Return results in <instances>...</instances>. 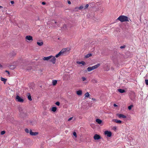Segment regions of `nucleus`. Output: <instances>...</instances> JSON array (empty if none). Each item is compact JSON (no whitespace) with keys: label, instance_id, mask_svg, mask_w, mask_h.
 Instances as JSON below:
<instances>
[{"label":"nucleus","instance_id":"nucleus-7","mask_svg":"<svg viewBox=\"0 0 148 148\" xmlns=\"http://www.w3.org/2000/svg\"><path fill=\"white\" fill-rule=\"evenodd\" d=\"M29 134L32 136H36L38 134V132H33L31 130H30L29 131Z\"/></svg>","mask_w":148,"mask_h":148},{"label":"nucleus","instance_id":"nucleus-24","mask_svg":"<svg viewBox=\"0 0 148 148\" xmlns=\"http://www.w3.org/2000/svg\"><path fill=\"white\" fill-rule=\"evenodd\" d=\"M133 106L132 105H131L130 106H129L128 107V109L129 110H131L132 109V108L133 107Z\"/></svg>","mask_w":148,"mask_h":148},{"label":"nucleus","instance_id":"nucleus-8","mask_svg":"<svg viewBox=\"0 0 148 148\" xmlns=\"http://www.w3.org/2000/svg\"><path fill=\"white\" fill-rule=\"evenodd\" d=\"M94 138L95 140H98L101 138L100 136L97 134H95L94 136Z\"/></svg>","mask_w":148,"mask_h":148},{"label":"nucleus","instance_id":"nucleus-19","mask_svg":"<svg viewBox=\"0 0 148 148\" xmlns=\"http://www.w3.org/2000/svg\"><path fill=\"white\" fill-rule=\"evenodd\" d=\"M85 97H88L90 96V94L88 92H86L84 95Z\"/></svg>","mask_w":148,"mask_h":148},{"label":"nucleus","instance_id":"nucleus-18","mask_svg":"<svg viewBox=\"0 0 148 148\" xmlns=\"http://www.w3.org/2000/svg\"><path fill=\"white\" fill-rule=\"evenodd\" d=\"M92 55V53H88L85 56V58H88L90 56H91Z\"/></svg>","mask_w":148,"mask_h":148},{"label":"nucleus","instance_id":"nucleus-32","mask_svg":"<svg viewBox=\"0 0 148 148\" xmlns=\"http://www.w3.org/2000/svg\"><path fill=\"white\" fill-rule=\"evenodd\" d=\"M82 79L83 81H84L86 80V78L84 77H82Z\"/></svg>","mask_w":148,"mask_h":148},{"label":"nucleus","instance_id":"nucleus-25","mask_svg":"<svg viewBox=\"0 0 148 148\" xmlns=\"http://www.w3.org/2000/svg\"><path fill=\"white\" fill-rule=\"evenodd\" d=\"M5 131H2L1 132V135H3L5 133Z\"/></svg>","mask_w":148,"mask_h":148},{"label":"nucleus","instance_id":"nucleus-43","mask_svg":"<svg viewBox=\"0 0 148 148\" xmlns=\"http://www.w3.org/2000/svg\"><path fill=\"white\" fill-rule=\"evenodd\" d=\"M92 100H94V99H93V98H92Z\"/></svg>","mask_w":148,"mask_h":148},{"label":"nucleus","instance_id":"nucleus-13","mask_svg":"<svg viewBox=\"0 0 148 148\" xmlns=\"http://www.w3.org/2000/svg\"><path fill=\"white\" fill-rule=\"evenodd\" d=\"M77 64H82L83 65H85V62L83 61H81V62L77 61Z\"/></svg>","mask_w":148,"mask_h":148},{"label":"nucleus","instance_id":"nucleus-21","mask_svg":"<svg viewBox=\"0 0 148 148\" xmlns=\"http://www.w3.org/2000/svg\"><path fill=\"white\" fill-rule=\"evenodd\" d=\"M1 81H3L4 82H5L7 80V79H6L2 77H1Z\"/></svg>","mask_w":148,"mask_h":148},{"label":"nucleus","instance_id":"nucleus-28","mask_svg":"<svg viewBox=\"0 0 148 148\" xmlns=\"http://www.w3.org/2000/svg\"><path fill=\"white\" fill-rule=\"evenodd\" d=\"M55 104L57 106H59L60 105V103L59 101H57L56 103Z\"/></svg>","mask_w":148,"mask_h":148},{"label":"nucleus","instance_id":"nucleus-38","mask_svg":"<svg viewBox=\"0 0 148 148\" xmlns=\"http://www.w3.org/2000/svg\"><path fill=\"white\" fill-rule=\"evenodd\" d=\"M113 129H114V130H116V127L115 126H114L113 127Z\"/></svg>","mask_w":148,"mask_h":148},{"label":"nucleus","instance_id":"nucleus-10","mask_svg":"<svg viewBox=\"0 0 148 148\" xmlns=\"http://www.w3.org/2000/svg\"><path fill=\"white\" fill-rule=\"evenodd\" d=\"M117 115L118 116V117L119 118H126V116L122 114H117Z\"/></svg>","mask_w":148,"mask_h":148},{"label":"nucleus","instance_id":"nucleus-14","mask_svg":"<svg viewBox=\"0 0 148 148\" xmlns=\"http://www.w3.org/2000/svg\"><path fill=\"white\" fill-rule=\"evenodd\" d=\"M118 90L121 93H123L125 92V90L121 89H119Z\"/></svg>","mask_w":148,"mask_h":148},{"label":"nucleus","instance_id":"nucleus-31","mask_svg":"<svg viewBox=\"0 0 148 148\" xmlns=\"http://www.w3.org/2000/svg\"><path fill=\"white\" fill-rule=\"evenodd\" d=\"M88 6H89V5H88V4H86L85 7L84 9H87L88 7Z\"/></svg>","mask_w":148,"mask_h":148},{"label":"nucleus","instance_id":"nucleus-9","mask_svg":"<svg viewBox=\"0 0 148 148\" xmlns=\"http://www.w3.org/2000/svg\"><path fill=\"white\" fill-rule=\"evenodd\" d=\"M25 39L30 41H32L33 40L32 37L31 36H26L25 37Z\"/></svg>","mask_w":148,"mask_h":148},{"label":"nucleus","instance_id":"nucleus-33","mask_svg":"<svg viewBox=\"0 0 148 148\" xmlns=\"http://www.w3.org/2000/svg\"><path fill=\"white\" fill-rule=\"evenodd\" d=\"M125 47V45L122 46L120 47V48L123 49V48H124Z\"/></svg>","mask_w":148,"mask_h":148},{"label":"nucleus","instance_id":"nucleus-17","mask_svg":"<svg viewBox=\"0 0 148 148\" xmlns=\"http://www.w3.org/2000/svg\"><path fill=\"white\" fill-rule=\"evenodd\" d=\"M76 93L78 95H81L82 94V92L81 90H79L77 91Z\"/></svg>","mask_w":148,"mask_h":148},{"label":"nucleus","instance_id":"nucleus-39","mask_svg":"<svg viewBox=\"0 0 148 148\" xmlns=\"http://www.w3.org/2000/svg\"><path fill=\"white\" fill-rule=\"evenodd\" d=\"M42 4L43 5H44L46 4V3L45 2H42Z\"/></svg>","mask_w":148,"mask_h":148},{"label":"nucleus","instance_id":"nucleus-11","mask_svg":"<svg viewBox=\"0 0 148 148\" xmlns=\"http://www.w3.org/2000/svg\"><path fill=\"white\" fill-rule=\"evenodd\" d=\"M52 56H50L47 57H44L43 59L44 60L48 61L50 59L52 58Z\"/></svg>","mask_w":148,"mask_h":148},{"label":"nucleus","instance_id":"nucleus-34","mask_svg":"<svg viewBox=\"0 0 148 148\" xmlns=\"http://www.w3.org/2000/svg\"><path fill=\"white\" fill-rule=\"evenodd\" d=\"M73 119V117H70V118H69L68 120V121H71V120Z\"/></svg>","mask_w":148,"mask_h":148},{"label":"nucleus","instance_id":"nucleus-42","mask_svg":"<svg viewBox=\"0 0 148 148\" xmlns=\"http://www.w3.org/2000/svg\"><path fill=\"white\" fill-rule=\"evenodd\" d=\"M54 23H57V22L56 21H54Z\"/></svg>","mask_w":148,"mask_h":148},{"label":"nucleus","instance_id":"nucleus-12","mask_svg":"<svg viewBox=\"0 0 148 148\" xmlns=\"http://www.w3.org/2000/svg\"><path fill=\"white\" fill-rule=\"evenodd\" d=\"M112 121L116 122L118 123H121V121L119 120H118L117 119H113L112 120Z\"/></svg>","mask_w":148,"mask_h":148},{"label":"nucleus","instance_id":"nucleus-26","mask_svg":"<svg viewBox=\"0 0 148 148\" xmlns=\"http://www.w3.org/2000/svg\"><path fill=\"white\" fill-rule=\"evenodd\" d=\"M25 132L27 133H29V130L27 128H26L25 129Z\"/></svg>","mask_w":148,"mask_h":148},{"label":"nucleus","instance_id":"nucleus-4","mask_svg":"<svg viewBox=\"0 0 148 148\" xmlns=\"http://www.w3.org/2000/svg\"><path fill=\"white\" fill-rule=\"evenodd\" d=\"M16 98L17 101L18 102H23L24 101L23 99L18 95H17L16 96Z\"/></svg>","mask_w":148,"mask_h":148},{"label":"nucleus","instance_id":"nucleus-1","mask_svg":"<svg viewBox=\"0 0 148 148\" xmlns=\"http://www.w3.org/2000/svg\"><path fill=\"white\" fill-rule=\"evenodd\" d=\"M117 19L121 22L129 21L128 18L126 16L121 15Z\"/></svg>","mask_w":148,"mask_h":148},{"label":"nucleus","instance_id":"nucleus-35","mask_svg":"<svg viewBox=\"0 0 148 148\" xmlns=\"http://www.w3.org/2000/svg\"><path fill=\"white\" fill-rule=\"evenodd\" d=\"M10 3L12 4H13L14 3V1H10Z\"/></svg>","mask_w":148,"mask_h":148},{"label":"nucleus","instance_id":"nucleus-23","mask_svg":"<svg viewBox=\"0 0 148 148\" xmlns=\"http://www.w3.org/2000/svg\"><path fill=\"white\" fill-rule=\"evenodd\" d=\"M28 98L29 100L30 101H31L32 100V97L31 95H29L28 96Z\"/></svg>","mask_w":148,"mask_h":148},{"label":"nucleus","instance_id":"nucleus-20","mask_svg":"<svg viewBox=\"0 0 148 148\" xmlns=\"http://www.w3.org/2000/svg\"><path fill=\"white\" fill-rule=\"evenodd\" d=\"M37 44L39 46H41L43 45V42H37Z\"/></svg>","mask_w":148,"mask_h":148},{"label":"nucleus","instance_id":"nucleus-15","mask_svg":"<svg viewBox=\"0 0 148 148\" xmlns=\"http://www.w3.org/2000/svg\"><path fill=\"white\" fill-rule=\"evenodd\" d=\"M96 121L97 123L98 124H100L102 123V121L99 119H97L96 120Z\"/></svg>","mask_w":148,"mask_h":148},{"label":"nucleus","instance_id":"nucleus-41","mask_svg":"<svg viewBox=\"0 0 148 148\" xmlns=\"http://www.w3.org/2000/svg\"><path fill=\"white\" fill-rule=\"evenodd\" d=\"M3 8V7L0 5V8Z\"/></svg>","mask_w":148,"mask_h":148},{"label":"nucleus","instance_id":"nucleus-3","mask_svg":"<svg viewBox=\"0 0 148 148\" xmlns=\"http://www.w3.org/2000/svg\"><path fill=\"white\" fill-rule=\"evenodd\" d=\"M66 49H62L58 54H56L55 57L56 58H58L60 56L64 55V53L66 52Z\"/></svg>","mask_w":148,"mask_h":148},{"label":"nucleus","instance_id":"nucleus-29","mask_svg":"<svg viewBox=\"0 0 148 148\" xmlns=\"http://www.w3.org/2000/svg\"><path fill=\"white\" fill-rule=\"evenodd\" d=\"M145 84L146 85H148V79L145 80Z\"/></svg>","mask_w":148,"mask_h":148},{"label":"nucleus","instance_id":"nucleus-37","mask_svg":"<svg viewBox=\"0 0 148 148\" xmlns=\"http://www.w3.org/2000/svg\"><path fill=\"white\" fill-rule=\"evenodd\" d=\"M68 3L69 4H71V1H68Z\"/></svg>","mask_w":148,"mask_h":148},{"label":"nucleus","instance_id":"nucleus-27","mask_svg":"<svg viewBox=\"0 0 148 148\" xmlns=\"http://www.w3.org/2000/svg\"><path fill=\"white\" fill-rule=\"evenodd\" d=\"M84 8V7L82 6H81L78 8V9L81 10Z\"/></svg>","mask_w":148,"mask_h":148},{"label":"nucleus","instance_id":"nucleus-16","mask_svg":"<svg viewBox=\"0 0 148 148\" xmlns=\"http://www.w3.org/2000/svg\"><path fill=\"white\" fill-rule=\"evenodd\" d=\"M57 82V80H52V84L53 86H55L56 85Z\"/></svg>","mask_w":148,"mask_h":148},{"label":"nucleus","instance_id":"nucleus-5","mask_svg":"<svg viewBox=\"0 0 148 148\" xmlns=\"http://www.w3.org/2000/svg\"><path fill=\"white\" fill-rule=\"evenodd\" d=\"M56 60L55 57L52 56V58L50 59L49 61L54 64L56 63Z\"/></svg>","mask_w":148,"mask_h":148},{"label":"nucleus","instance_id":"nucleus-40","mask_svg":"<svg viewBox=\"0 0 148 148\" xmlns=\"http://www.w3.org/2000/svg\"><path fill=\"white\" fill-rule=\"evenodd\" d=\"M114 107H116V106H117V105H116V104H114Z\"/></svg>","mask_w":148,"mask_h":148},{"label":"nucleus","instance_id":"nucleus-36","mask_svg":"<svg viewBox=\"0 0 148 148\" xmlns=\"http://www.w3.org/2000/svg\"><path fill=\"white\" fill-rule=\"evenodd\" d=\"M5 72H6L8 74V75L10 74V73H9V71L6 70V71H5Z\"/></svg>","mask_w":148,"mask_h":148},{"label":"nucleus","instance_id":"nucleus-6","mask_svg":"<svg viewBox=\"0 0 148 148\" xmlns=\"http://www.w3.org/2000/svg\"><path fill=\"white\" fill-rule=\"evenodd\" d=\"M105 134L108 137H110L112 135V132H111L108 131H106L104 132Z\"/></svg>","mask_w":148,"mask_h":148},{"label":"nucleus","instance_id":"nucleus-2","mask_svg":"<svg viewBox=\"0 0 148 148\" xmlns=\"http://www.w3.org/2000/svg\"><path fill=\"white\" fill-rule=\"evenodd\" d=\"M100 65L99 64H98L92 66L88 67L87 68V70L88 71H90L94 69H97L99 66Z\"/></svg>","mask_w":148,"mask_h":148},{"label":"nucleus","instance_id":"nucleus-30","mask_svg":"<svg viewBox=\"0 0 148 148\" xmlns=\"http://www.w3.org/2000/svg\"><path fill=\"white\" fill-rule=\"evenodd\" d=\"M73 135L75 136V137H77V136L76 133L75 132H74L73 133Z\"/></svg>","mask_w":148,"mask_h":148},{"label":"nucleus","instance_id":"nucleus-22","mask_svg":"<svg viewBox=\"0 0 148 148\" xmlns=\"http://www.w3.org/2000/svg\"><path fill=\"white\" fill-rule=\"evenodd\" d=\"M57 110V108L56 107H53L52 108V111L53 112L56 111Z\"/></svg>","mask_w":148,"mask_h":148}]
</instances>
